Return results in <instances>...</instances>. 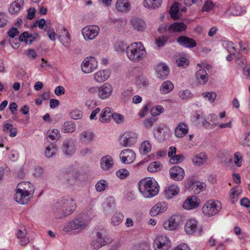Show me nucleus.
<instances>
[{"label": "nucleus", "mask_w": 250, "mask_h": 250, "mask_svg": "<svg viewBox=\"0 0 250 250\" xmlns=\"http://www.w3.org/2000/svg\"><path fill=\"white\" fill-rule=\"evenodd\" d=\"M8 22V18L6 14L0 13V28L4 27Z\"/></svg>", "instance_id": "69168bd1"}, {"label": "nucleus", "mask_w": 250, "mask_h": 250, "mask_svg": "<svg viewBox=\"0 0 250 250\" xmlns=\"http://www.w3.org/2000/svg\"><path fill=\"white\" fill-rule=\"evenodd\" d=\"M187 28V25L183 22H175L171 24L168 30L169 33L181 32L185 31Z\"/></svg>", "instance_id": "c756f323"}, {"label": "nucleus", "mask_w": 250, "mask_h": 250, "mask_svg": "<svg viewBox=\"0 0 250 250\" xmlns=\"http://www.w3.org/2000/svg\"><path fill=\"white\" fill-rule=\"evenodd\" d=\"M124 216L121 212H115L111 218V223L113 226L120 225L123 221Z\"/></svg>", "instance_id": "ea45409f"}, {"label": "nucleus", "mask_w": 250, "mask_h": 250, "mask_svg": "<svg viewBox=\"0 0 250 250\" xmlns=\"http://www.w3.org/2000/svg\"><path fill=\"white\" fill-rule=\"evenodd\" d=\"M100 28L97 25H90L84 27L82 30L84 39L86 40H92L98 35Z\"/></svg>", "instance_id": "9d476101"}, {"label": "nucleus", "mask_w": 250, "mask_h": 250, "mask_svg": "<svg viewBox=\"0 0 250 250\" xmlns=\"http://www.w3.org/2000/svg\"><path fill=\"white\" fill-rule=\"evenodd\" d=\"M180 191L179 187L174 184H172L166 188L164 193L165 197L168 199L172 198L177 195Z\"/></svg>", "instance_id": "bb28decb"}, {"label": "nucleus", "mask_w": 250, "mask_h": 250, "mask_svg": "<svg viewBox=\"0 0 250 250\" xmlns=\"http://www.w3.org/2000/svg\"><path fill=\"white\" fill-rule=\"evenodd\" d=\"M162 0H144L143 6L148 9H155L161 6Z\"/></svg>", "instance_id": "473e14b6"}, {"label": "nucleus", "mask_w": 250, "mask_h": 250, "mask_svg": "<svg viewBox=\"0 0 250 250\" xmlns=\"http://www.w3.org/2000/svg\"><path fill=\"white\" fill-rule=\"evenodd\" d=\"M174 88L173 83L169 81H167L164 82L160 88V93L162 94H167L170 92Z\"/></svg>", "instance_id": "4c0bfd02"}, {"label": "nucleus", "mask_w": 250, "mask_h": 250, "mask_svg": "<svg viewBox=\"0 0 250 250\" xmlns=\"http://www.w3.org/2000/svg\"><path fill=\"white\" fill-rule=\"evenodd\" d=\"M179 96L182 100H187L192 97V94L189 90L186 89L180 91Z\"/></svg>", "instance_id": "bf43d9fd"}, {"label": "nucleus", "mask_w": 250, "mask_h": 250, "mask_svg": "<svg viewBox=\"0 0 250 250\" xmlns=\"http://www.w3.org/2000/svg\"><path fill=\"white\" fill-rule=\"evenodd\" d=\"M62 150L63 153L66 155H72L75 151L73 142L71 139H68L63 142Z\"/></svg>", "instance_id": "cd10ccee"}, {"label": "nucleus", "mask_w": 250, "mask_h": 250, "mask_svg": "<svg viewBox=\"0 0 250 250\" xmlns=\"http://www.w3.org/2000/svg\"><path fill=\"white\" fill-rule=\"evenodd\" d=\"M234 164L238 167H240L242 165V157L241 154L239 152H236L234 153Z\"/></svg>", "instance_id": "e2e57ef3"}, {"label": "nucleus", "mask_w": 250, "mask_h": 250, "mask_svg": "<svg viewBox=\"0 0 250 250\" xmlns=\"http://www.w3.org/2000/svg\"><path fill=\"white\" fill-rule=\"evenodd\" d=\"M237 188V187H235V188L231 189L230 198L232 203H234L237 201V197L241 192V190Z\"/></svg>", "instance_id": "3c124183"}, {"label": "nucleus", "mask_w": 250, "mask_h": 250, "mask_svg": "<svg viewBox=\"0 0 250 250\" xmlns=\"http://www.w3.org/2000/svg\"><path fill=\"white\" fill-rule=\"evenodd\" d=\"M38 36V34L36 33L33 35L29 34L27 32H24L20 36L19 40L30 44L37 38Z\"/></svg>", "instance_id": "72a5a7b5"}, {"label": "nucleus", "mask_w": 250, "mask_h": 250, "mask_svg": "<svg viewBox=\"0 0 250 250\" xmlns=\"http://www.w3.org/2000/svg\"><path fill=\"white\" fill-rule=\"evenodd\" d=\"M184 158L185 157L183 154H175L170 158V162L172 164H177L183 161Z\"/></svg>", "instance_id": "13d9d810"}, {"label": "nucleus", "mask_w": 250, "mask_h": 250, "mask_svg": "<svg viewBox=\"0 0 250 250\" xmlns=\"http://www.w3.org/2000/svg\"><path fill=\"white\" fill-rule=\"evenodd\" d=\"M16 190L14 198L15 201L20 204L24 205L27 204L32 198L33 196L26 192H21V191L17 188Z\"/></svg>", "instance_id": "a211bd4d"}, {"label": "nucleus", "mask_w": 250, "mask_h": 250, "mask_svg": "<svg viewBox=\"0 0 250 250\" xmlns=\"http://www.w3.org/2000/svg\"><path fill=\"white\" fill-rule=\"evenodd\" d=\"M94 133L89 130H84L79 135L80 142L84 145L89 144L92 142L94 140Z\"/></svg>", "instance_id": "6ab92c4d"}, {"label": "nucleus", "mask_w": 250, "mask_h": 250, "mask_svg": "<svg viewBox=\"0 0 250 250\" xmlns=\"http://www.w3.org/2000/svg\"><path fill=\"white\" fill-rule=\"evenodd\" d=\"M60 131L57 129H53L47 132V138H49L51 140H58L60 138Z\"/></svg>", "instance_id": "49530a36"}, {"label": "nucleus", "mask_w": 250, "mask_h": 250, "mask_svg": "<svg viewBox=\"0 0 250 250\" xmlns=\"http://www.w3.org/2000/svg\"><path fill=\"white\" fill-rule=\"evenodd\" d=\"M38 26L40 29H42L45 26V30H47L48 24L46 23V21L43 19L37 21L33 24L32 27Z\"/></svg>", "instance_id": "4d7b16f0"}, {"label": "nucleus", "mask_w": 250, "mask_h": 250, "mask_svg": "<svg viewBox=\"0 0 250 250\" xmlns=\"http://www.w3.org/2000/svg\"><path fill=\"white\" fill-rule=\"evenodd\" d=\"M24 4V0H16L13 2L9 8V12L11 14H18Z\"/></svg>", "instance_id": "7c9ffc66"}, {"label": "nucleus", "mask_w": 250, "mask_h": 250, "mask_svg": "<svg viewBox=\"0 0 250 250\" xmlns=\"http://www.w3.org/2000/svg\"><path fill=\"white\" fill-rule=\"evenodd\" d=\"M127 58L132 62H138L146 57V52L144 45L140 42H133L126 48Z\"/></svg>", "instance_id": "f03ea898"}, {"label": "nucleus", "mask_w": 250, "mask_h": 250, "mask_svg": "<svg viewBox=\"0 0 250 250\" xmlns=\"http://www.w3.org/2000/svg\"><path fill=\"white\" fill-rule=\"evenodd\" d=\"M139 190L145 198H151L159 192L157 183L150 178H145L139 182Z\"/></svg>", "instance_id": "7ed1b4c3"}, {"label": "nucleus", "mask_w": 250, "mask_h": 250, "mask_svg": "<svg viewBox=\"0 0 250 250\" xmlns=\"http://www.w3.org/2000/svg\"><path fill=\"white\" fill-rule=\"evenodd\" d=\"M151 150V144L148 141H144L140 147V151L141 154H146L149 152Z\"/></svg>", "instance_id": "c03bdc74"}, {"label": "nucleus", "mask_w": 250, "mask_h": 250, "mask_svg": "<svg viewBox=\"0 0 250 250\" xmlns=\"http://www.w3.org/2000/svg\"><path fill=\"white\" fill-rule=\"evenodd\" d=\"M138 135L136 132L127 131L124 132L120 137V144L124 146H129L137 142Z\"/></svg>", "instance_id": "0eeeda50"}, {"label": "nucleus", "mask_w": 250, "mask_h": 250, "mask_svg": "<svg viewBox=\"0 0 250 250\" xmlns=\"http://www.w3.org/2000/svg\"><path fill=\"white\" fill-rule=\"evenodd\" d=\"M89 222V220L86 219V216L83 215L71 221L64 227L63 229L66 232H69L75 229L82 230L86 227Z\"/></svg>", "instance_id": "20e7f679"}, {"label": "nucleus", "mask_w": 250, "mask_h": 250, "mask_svg": "<svg viewBox=\"0 0 250 250\" xmlns=\"http://www.w3.org/2000/svg\"><path fill=\"white\" fill-rule=\"evenodd\" d=\"M199 205L198 199L195 196H189L184 201L183 208L187 210H190L197 208Z\"/></svg>", "instance_id": "aec40b11"}, {"label": "nucleus", "mask_w": 250, "mask_h": 250, "mask_svg": "<svg viewBox=\"0 0 250 250\" xmlns=\"http://www.w3.org/2000/svg\"><path fill=\"white\" fill-rule=\"evenodd\" d=\"M176 63L178 66L185 67L188 65L189 61L187 58L181 57L176 61Z\"/></svg>", "instance_id": "0e129e2a"}, {"label": "nucleus", "mask_w": 250, "mask_h": 250, "mask_svg": "<svg viewBox=\"0 0 250 250\" xmlns=\"http://www.w3.org/2000/svg\"><path fill=\"white\" fill-rule=\"evenodd\" d=\"M207 155L205 153H200L192 158V162L196 166H200L206 162Z\"/></svg>", "instance_id": "c9c22d12"}, {"label": "nucleus", "mask_w": 250, "mask_h": 250, "mask_svg": "<svg viewBox=\"0 0 250 250\" xmlns=\"http://www.w3.org/2000/svg\"><path fill=\"white\" fill-rule=\"evenodd\" d=\"M97 61L94 57H88L85 58L82 64V70L85 73L93 72L97 67Z\"/></svg>", "instance_id": "9b49d317"}, {"label": "nucleus", "mask_w": 250, "mask_h": 250, "mask_svg": "<svg viewBox=\"0 0 250 250\" xmlns=\"http://www.w3.org/2000/svg\"><path fill=\"white\" fill-rule=\"evenodd\" d=\"M188 132V125L184 123H180L175 127L174 134L178 138H182Z\"/></svg>", "instance_id": "4be33fe9"}, {"label": "nucleus", "mask_w": 250, "mask_h": 250, "mask_svg": "<svg viewBox=\"0 0 250 250\" xmlns=\"http://www.w3.org/2000/svg\"><path fill=\"white\" fill-rule=\"evenodd\" d=\"M163 167V165L159 162H151L147 167V170L150 172H155L161 170Z\"/></svg>", "instance_id": "a18cd8bd"}, {"label": "nucleus", "mask_w": 250, "mask_h": 250, "mask_svg": "<svg viewBox=\"0 0 250 250\" xmlns=\"http://www.w3.org/2000/svg\"><path fill=\"white\" fill-rule=\"evenodd\" d=\"M164 109L161 105H156L151 108L150 109V114L153 116H158L161 113L163 112Z\"/></svg>", "instance_id": "603ef678"}, {"label": "nucleus", "mask_w": 250, "mask_h": 250, "mask_svg": "<svg viewBox=\"0 0 250 250\" xmlns=\"http://www.w3.org/2000/svg\"><path fill=\"white\" fill-rule=\"evenodd\" d=\"M62 30L64 32V34L60 36L59 39L64 46L69 47L70 45V34L65 27L63 28Z\"/></svg>", "instance_id": "a19ab883"}, {"label": "nucleus", "mask_w": 250, "mask_h": 250, "mask_svg": "<svg viewBox=\"0 0 250 250\" xmlns=\"http://www.w3.org/2000/svg\"><path fill=\"white\" fill-rule=\"evenodd\" d=\"M101 168L104 170H108L113 167L114 163L110 155H105L102 157L100 161Z\"/></svg>", "instance_id": "a878e982"}, {"label": "nucleus", "mask_w": 250, "mask_h": 250, "mask_svg": "<svg viewBox=\"0 0 250 250\" xmlns=\"http://www.w3.org/2000/svg\"><path fill=\"white\" fill-rule=\"evenodd\" d=\"M132 250H150V246L147 243H142L134 246Z\"/></svg>", "instance_id": "052dcab7"}, {"label": "nucleus", "mask_w": 250, "mask_h": 250, "mask_svg": "<svg viewBox=\"0 0 250 250\" xmlns=\"http://www.w3.org/2000/svg\"><path fill=\"white\" fill-rule=\"evenodd\" d=\"M57 150V146L54 144H51L46 147L44 152L45 156L48 158H51L56 155Z\"/></svg>", "instance_id": "37998d69"}, {"label": "nucleus", "mask_w": 250, "mask_h": 250, "mask_svg": "<svg viewBox=\"0 0 250 250\" xmlns=\"http://www.w3.org/2000/svg\"><path fill=\"white\" fill-rule=\"evenodd\" d=\"M158 78L162 79H166L169 73L168 66L164 63H160L155 67Z\"/></svg>", "instance_id": "5701e85b"}, {"label": "nucleus", "mask_w": 250, "mask_h": 250, "mask_svg": "<svg viewBox=\"0 0 250 250\" xmlns=\"http://www.w3.org/2000/svg\"><path fill=\"white\" fill-rule=\"evenodd\" d=\"M169 130L165 126H159L154 129L155 138L160 142L166 140L169 137Z\"/></svg>", "instance_id": "4468645a"}, {"label": "nucleus", "mask_w": 250, "mask_h": 250, "mask_svg": "<svg viewBox=\"0 0 250 250\" xmlns=\"http://www.w3.org/2000/svg\"><path fill=\"white\" fill-rule=\"evenodd\" d=\"M70 116L74 120H79L82 117L83 112L80 110L74 109L70 111Z\"/></svg>", "instance_id": "864d4df0"}, {"label": "nucleus", "mask_w": 250, "mask_h": 250, "mask_svg": "<svg viewBox=\"0 0 250 250\" xmlns=\"http://www.w3.org/2000/svg\"><path fill=\"white\" fill-rule=\"evenodd\" d=\"M127 47V46H126V44L124 42H121L116 45V49L118 52L123 53L124 52L125 50H126Z\"/></svg>", "instance_id": "338daca9"}, {"label": "nucleus", "mask_w": 250, "mask_h": 250, "mask_svg": "<svg viewBox=\"0 0 250 250\" xmlns=\"http://www.w3.org/2000/svg\"><path fill=\"white\" fill-rule=\"evenodd\" d=\"M130 173L126 169L123 168L117 170L116 172V176L120 179H124L127 177Z\"/></svg>", "instance_id": "5fc2aeb1"}, {"label": "nucleus", "mask_w": 250, "mask_h": 250, "mask_svg": "<svg viewBox=\"0 0 250 250\" xmlns=\"http://www.w3.org/2000/svg\"><path fill=\"white\" fill-rule=\"evenodd\" d=\"M110 75L108 69L99 70L94 74V80L98 83L103 82L107 80Z\"/></svg>", "instance_id": "c85d7f7f"}, {"label": "nucleus", "mask_w": 250, "mask_h": 250, "mask_svg": "<svg viewBox=\"0 0 250 250\" xmlns=\"http://www.w3.org/2000/svg\"><path fill=\"white\" fill-rule=\"evenodd\" d=\"M171 246V241L167 235H158L153 243L155 250H167Z\"/></svg>", "instance_id": "423d86ee"}, {"label": "nucleus", "mask_w": 250, "mask_h": 250, "mask_svg": "<svg viewBox=\"0 0 250 250\" xmlns=\"http://www.w3.org/2000/svg\"><path fill=\"white\" fill-rule=\"evenodd\" d=\"M242 145L244 146H250V133H247L245 139L242 141Z\"/></svg>", "instance_id": "774afa93"}, {"label": "nucleus", "mask_w": 250, "mask_h": 250, "mask_svg": "<svg viewBox=\"0 0 250 250\" xmlns=\"http://www.w3.org/2000/svg\"><path fill=\"white\" fill-rule=\"evenodd\" d=\"M178 3L175 2L174 5L171 7L170 9V14L172 19L176 20L180 18V16L178 15L179 8L177 6Z\"/></svg>", "instance_id": "de8ad7c7"}, {"label": "nucleus", "mask_w": 250, "mask_h": 250, "mask_svg": "<svg viewBox=\"0 0 250 250\" xmlns=\"http://www.w3.org/2000/svg\"><path fill=\"white\" fill-rule=\"evenodd\" d=\"M206 185L204 183H200L199 182H193L188 187V189L192 191L194 194L199 193L205 188Z\"/></svg>", "instance_id": "e433bc0d"}, {"label": "nucleus", "mask_w": 250, "mask_h": 250, "mask_svg": "<svg viewBox=\"0 0 250 250\" xmlns=\"http://www.w3.org/2000/svg\"><path fill=\"white\" fill-rule=\"evenodd\" d=\"M107 184L104 180H101L99 181L96 185L95 188L97 191L101 192L105 190L107 187Z\"/></svg>", "instance_id": "6e6d98bb"}, {"label": "nucleus", "mask_w": 250, "mask_h": 250, "mask_svg": "<svg viewBox=\"0 0 250 250\" xmlns=\"http://www.w3.org/2000/svg\"><path fill=\"white\" fill-rule=\"evenodd\" d=\"M169 39L168 35L162 36L155 40V43L159 48H161L166 44Z\"/></svg>", "instance_id": "09e8293b"}, {"label": "nucleus", "mask_w": 250, "mask_h": 250, "mask_svg": "<svg viewBox=\"0 0 250 250\" xmlns=\"http://www.w3.org/2000/svg\"><path fill=\"white\" fill-rule=\"evenodd\" d=\"M204 98H207L210 102L212 103L216 98V94L215 92H208L203 93Z\"/></svg>", "instance_id": "680f3d73"}, {"label": "nucleus", "mask_w": 250, "mask_h": 250, "mask_svg": "<svg viewBox=\"0 0 250 250\" xmlns=\"http://www.w3.org/2000/svg\"><path fill=\"white\" fill-rule=\"evenodd\" d=\"M120 157L123 163L129 164L135 161L136 154L132 149H125L121 152Z\"/></svg>", "instance_id": "2eb2a0df"}, {"label": "nucleus", "mask_w": 250, "mask_h": 250, "mask_svg": "<svg viewBox=\"0 0 250 250\" xmlns=\"http://www.w3.org/2000/svg\"><path fill=\"white\" fill-rule=\"evenodd\" d=\"M157 121L156 118L150 117L144 120L143 124L146 128L150 129L155 125Z\"/></svg>", "instance_id": "8fccbe9b"}, {"label": "nucleus", "mask_w": 250, "mask_h": 250, "mask_svg": "<svg viewBox=\"0 0 250 250\" xmlns=\"http://www.w3.org/2000/svg\"><path fill=\"white\" fill-rule=\"evenodd\" d=\"M112 238L110 235H97L96 238L92 242L91 245L94 249L97 250L110 243Z\"/></svg>", "instance_id": "f8f14e48"}, {"label": "nucleus", "mask_w": 250, "mask_h": 250, "mask_svg": "<svg viewBox=\"0 0 250 250\" xmlns=\"http://www.w3.org/2000/svg\"><path fill=\"white\" fill-rule=\"evenodd\" d=\"M116 7L120 12H127L130 10V4L127 0H118Z\"/></svg>", "instance_id": "f704fd0d"}, {"label": "nucleus", "mask_w": 250, "mask_h": 250, "mask_svg": "<svg viewBox=\"0 0 250 250\" xmlns=\"http://www.w3.org/2000/svg\"><path fill=\"white\" fill-rule=\"evenodd\" d=\"M221 203L218 201L210 200L206 202L202 208L204 214L208 216L217 214L221 209Z\"/></svg>", "instance_id": "39448f33"}, {"label": "nucleus", "mask_w": 250, "mask_h": 250, "mask_svg": "<svg viewBox=\"0 0 250 250\" xmlns=\"http://www.w3.org/2000/svg\"><path fill=\"white\" fill-rule=\"evenodd\" d=\"M76 208L72 198H63L58 200L53 207V210L59 218L65 217L72 214Z\"/></svg>", "instance_id": "f257e3e1"}, {"label": "nucleus", "mask_w": 250, "mask_h": 250, "mask_svg": "<svg viewBox=\"0 0 250 250\" xmlns=\"http://www.w3.org/2000/svg\"><path fill=\"white\" fill-rule=\"evenodd\" d=\"M16 188L21 191V192H26L32 196H33L34 193V186L29 182H22L20 183L17 185Z\"/></svg>", "instance_id": "412c9836"}, {"label": "nucleus", "mask_w": 250, "mask_h": 250, "mask_svg": "<svg viewBox=\"0 0 250 250\" xmlns=\"http://www.w3.org/2000/svg\"><path fill=\"white\" fill-rule=\"evenodd\" d=\"M182 222V217L180 215H174L171 216L163 225L165 229L174 230L178 229Z\"/></svg>", "instance_id": "1a4fd4ad"}, {"label": "nucleus", "mask_w": 250, "mask_h": 250, "mask_svg": "<svg viewBox=\"0 0 250 250\" xmlns=\"http://www.w3.org/2000/svg\"><path fill=\"white\" fill-rule=\"evenodd\" d=\"M185 230L188 234H200L203 232L202 227L199 225L198 221L193 218L189 219L186 222Z\"/></svg>", "instance_id": "6e6552de"}, {"label": "nucleus", "mask_w": 250, "mask_h": 250, "mask_svg": "<svg viewBox=\"0 0 250 250\" xmlns=\"http://www.w3.org/2000/svg\"><path fill=\"white\" fill-rule=\"evenodd\" d=\"M169 172L170 178L177 181L182 180L185 175L184 169L178 166H175L171 167Z\"/></svg>", "instance_id": "ddd939ff"}, {"label": "nucleus", "mask_w": 250, "mask_h": 250, "mask_svg": "<svg viewBox=\"0 0 250 250\" xmlns=\"http://www.w3.org/2000/svg\"><path fill=\"white\" fill-rule=\"evenodd\" d=\"M76 129L75 124L72 121H66L62 126V130L64 133H72Z\"/></svg>", "instance_id": "79ce46f5"}, {"label": "nucleus", "mask_w": 250, "mask_h": 250, "mask_svg": "<svg viewBox=\"0 0 250 250\" xmlns=\"http://www.w3.org/2000/svg\"><path fill=\"white\" fill-rule=\"evenodd\" d=\"M112 114L111 109L110 107H105L102 111L99 118L100 121L103 123L107 122Z\"/></svg>", "instance_id": "58836bf2"}, {"label": "nucleus", "mask_w": 250, "mask_h": 250, "mask_svg": "<svg viewBox=\"0 0 250 250\" xmlns=\"http://www.w3.org/2000/svg\"><path fill=\"white\" fill-rule=\"evenodd\" d=\"M130 22L133 28L138 31H143L146 27L145 21L140 18H133Z\"/></svg>", "instance_id": "2f4dec72"}, {"label": "nucleus", "mask_w": 250, "mask_h": 250, "mask_svg": "<svg viewBox=\"0 0 250 250\" xmlns=\"http://www.w3.org/2000/svg\"><path fill=\"white\" fill-rule=\"evenodd\" d=\"M167 208V204L165 202H159L151 208L149 213L151 216H155L160 213L164 212Z\"/></svg>", "instance_id": "393cba45"}, {"label": "nucleus", "mask_w": 250, "mask_h": 250, "mask_svg": "<svg viewBox=\"0 0 250 250\" xmlns=\"http://www.w3.org/2000/svg\"><path fill=\"white\" fill-rule=\"evenodd\" d=\"M196 82L199 84L204 85L208 80V75L205 69L198 70L195 74Z\"/></svg>", "instance_id": "b1692460"}, {"label": "nucleus", "mask_w": 250, "mask_h": 250, "mask_svg": "<svg viewBox=\"0 0 250 250\" xmlns=\"http://www.w3.org/2000/svg\"><path fill=\"white\" fill-rule=\"evenodd\" d=\"M112 85L108 83H105L98 87V97L102 100L109 98L112 93Z\"/></svg>", "instance_id": "dca6fc26"}, {"label": "nucleus", "mask_w": 250, "mask_h": 250, "mask_svg": "<svg viewBox=\"0 0 250 250\" xmlns=\"http://www.w3.org/2000/svg\"><path fill=\"white\" fill-rule=\"evenodd\" d=\"M177 42L182 46L192 48L196 46V41L192 38L185 36H181L177 38Z\"/></svg>", "instance_id": "f3484780"}]
</instances>
